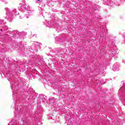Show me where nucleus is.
I'll use <instances>...</instances> for the list:
<instances>
[{"label":"nucleus","mask_w":125,"mask_h":125,"mask_svg":"<svg viewBox=\"0 0 125 125\" xmlns=\"http://www.w3.org/2000/svg\"><path fill=\"white\" fill-rule=\"evenodd\" d=\"M38 0L40 1V0Z\"/></svg>","instance_id":"obj_1"}]
</instances>
